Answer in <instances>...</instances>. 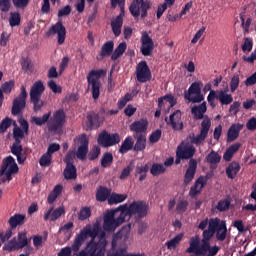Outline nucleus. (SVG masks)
<instances>
[{"instance_id": "obj_1", "label": "nucleus", "mask_w": 256, "mask_h": 256, "mask_svg": "<svg viewBox=\"0 0 256 256\" xmlns=\"http://www.w3.org/2000/svg\"><path fill=\"white\" fill-rule=\"evenodd\" d=\"M148 204L143 201H134L129 206L122 204L115 210H110L104 215V230L115 231L124 222L129 221L134 215L140 219L148 215Z\"/></svg>"}, {"instance_id": "obj_2", "label": "nucleus", "mask_w": 256, "mask_h": 256, "mask_svg": "<svg viewBox=\"0 0 256 256\" xmlns=\"http://www.w3.org/2000/svg\"><path fill=\"white\" fill-rule=\"evenodd\" d=\"M47 112L43 114L42 117L33 116L31 117V122L38 127H42L47 124V128L50 132L61 131L66 124V113L64 109H58L53 113Z\"/></svg>"}, {"instance_id": "obj_3", "label": "nucleus", "mask_w": 256, "mask_h": 256, "mask_svg": "<svg viewBox=\"0 0 256 256\" xmlns=\"http://www.w3.org/2000/svg\"><path fill=\"white\" fill-rule=\"evenodd\" d=\"M106 76L105 69H92L86 76L87 85L91 87L92 98L98 100L100 97V89L102 86L101 78Z\"/></svg>"}, {"instance_id": "obj_4", "label": "nucleus", "mask_w": 256, "mask_h": 256, "mask_svg": "<svg viewBox=\"0 0 256 256\" xmlns=\"http://www.w3.org/2000/svg\"><path fill=\"white\" fill-rule=\"evenodd\" d=\"M98 238L97 243L88 242L85 249L81 250L78 256H105L107 245L105 233H100Z\"/></svg>"}, {"instance_id": "obj_5", "label": "nucleus", "mask_w": 256, "mask_h": 256, "mask_svg": "<svg viewBox=\"0 0 256 256\" xmlns=\"http://www.w3.org/2000/svg\"><path fill=\"white\" fill-rule=\"evenodd\" d=\"M44 90L45 87L41 80L35 81L30 89V102L35 113L39 112L44 106V101L41 100Z\"/></svg>"}, {"instance_id": "obj_6", "label": "nucleus", "mask_w": 256, "mask_h": 256, "mask_svg": "<svg viewBox=\"0 0 256 256\" xmlns=\"http://www.w3.org/2000/svg\"><path fill=\"white\" fill-rule=\"evenodd\" d=\"M19 171L18 165L13 156H7L2 160V165L0 168V176L5 175V178L0 180V184L5 183L6 181L12 180V175L17 174Z\"/></svg>"}, {"instance_id": "obj_7", "label": "nucleus", "mask_w": 256, "mask_h": 256, "mask_svg": "<svg viewBox=\"0 0 256 256\" xmlns=\"http://www.w3.org/2000/svg\"><path fill=\"white\" fill-rule=\"evenodd\" d=\"M99 230L98 228H93L91 229L90 227H84L78 236L75 237L74 242L72 244V251L77 253L80 250V247L82 244L87 240L88 237H91V241L93 243H98L94 242V239L98 237Z\"/></svg>"}, {"instance_id": "obj_8", "label": "nucleus", "mask_w": 256, "mask_h": 256, "mask_svg": "<svg viewBox=\"0 0 256 256\" xmlns=\"http://www.w3.org/2000/svg\"><path fill=\"white\" fill-rule=\"evenodd\" d=\"M151 7L152 3L150 0H133L129 7V11L135 19L140 17V15L142 19H145L148 17V10Z\"/></svg>"}, {"instance_id": "obj_9", "label": "nucleus", "mask_w": 256, "mask_h": 256, "mask_svg": "<svg viewBox=\"0 0 256 256\" xmlns=\"http://www.w3.org/2000/svg\"><path fill=\"white\" fill-rule=\"evenodd\" d=\"M215 99L219 100L221 106L231 105L234 101L232 94H227L224 90L216 92L215 90H210L207 96V102L210 107L215 108Z\"/></svg>"}, {"instance_id": "obj_10", "label": "nucleus", "mask_w": 256, "mask_h": 256, "mask_svg": "<svg viewBox=\"0 0 256 256\" xmlns=\"http://www.w3.org/2000/svg\"><path fill=\"white\" fill-rule=\"evenodd\" d=\"M111 1V7L116 8L117 5L120 6L121 12L116 17L114 21H111V29L112 33H114L115 37H119L122 33V27H123V17L125 16V0H110Z\"/></svg>"}, {"instance_id": "obj_11", "label": "nucleus", "mask_w": 256, "mask_h": 256, "mask_svg": "<svg viewBox=\"0 0 256 256\" xmlns=\"http://www.w3.org/2000/svg\"><path fill=\"white\" fill-rule=\"evenodd\" d=\"M203 83L201 81L193 82L188 91H184V99L194 104L201 103L204 96L201 94Z\"/></svg>"}, {"instance_id": "obj_12", "label": "nucleus", "mask_w": 256, "mask_h": 256, "mask_svg": "<svg viewBox=\"0 0 256 256\" xmlns=\"http://www.w3.org/2000/svg\"><path fill=\"white\" fill-rule=\"evenodd\" d=\"M210 128H211V120L209 117H206L201 123L200 134H197V135L193 134L192 136H190L191 144L197 147L201 146L203 142L207 140Z\"/></svg>"}, {"instance_id": "obj_13", "label": "nucleus", "mask_w": 256, "mask_h": 256, "mask_svg": "<svg viewBox=\"0 0 256 256\" xmlns=\"http://www.w3.org/2000/svg\"><path fill=\"white\" fill-rule=\"evenodd\" d=\"M122 141L121 135L114 133L109 134L105 130L100 132L97 137L98 145L102 146L103 148H110Z\"/></svg>"}, {"instance_id": "obj_14", "label": "nucleus", "mask_w": 256, "mask_h": 256, "mask_svg": "<svg viewBox=\"0 0 256 256\" xmlns=\"http://www.w3.org/2000/svg\"><path fill=\"white\" fill-rule=\"evenodd\" d=\"M28 93L25 86H21L20 94L12 102L11 114L13 116H18L26 108V100Z\"/></svg>"}, {"instance_id": "obj_15", "label": "nucleus", "mask_w": 256, "mask_h": 256, "mask_svg": "<svg viewBox=\"0 0 256 256\" xmlns=\"http://www.w3.org/2000/svg\"><path fill=\"white\" fill-rule=\"evenodd\" d=\"M52 35H57L58 45H63L66 39V28L63 25L61 19L56 22L52 27L49 28L48 32H46V36L50 37Z\"/></svg>"}, {"instance_id": "obj_16", "label": "nucleus", "mask_w": 256, "mask_h": 256, "mask_svg": "<svg viewBox=\"0 0 256 256\" xmlns=\"http://www.w3.org/2000/svg\"><path fill=\"white\" fill-rule=\"evenodd\" d=\"M151 70L146 61H141L136 67V79L139 83L144 84L151 80Z\"/></svg>"}, {"instance_id": "obj_17", "label": "nucleus", "mask_w": 256, "mask_h": 256, "mask_svg": "<svg viewBox=\"0 0 256 256\" xmlns=\"http://www.w3.org/2000/svg\"><path fill=\"white\" fill-rule=\"evenodd\" d=\"M154 50V42L147 31L142 32L141 35V48L140 51L143 56L149 57Z\"/></svg>"}, {"instance_id": "obj_18", "label": "nucleus", "mask_w": 256, "mask_h": 256, "mask_svg": "<svg viewBox=\"0 0 256 256\" xmlns=\"http://www.w3.org/2000/svg\"><path fill=\"white\" fill-rule=\"evenodd\" d=\"M181 116L180 110H176L170 114L169 118H165V122L174 131H181L184 129V122L181 120Z\"/></svg>"}, {"instance_id": "obj_19", "label": "nucleus", "mask_w": 256, "mask_h": 256, "mask_svg": "<svg viewBox=\"0 0 256 256\" xmlns=\"http://www.w3.org/2000/svg\"><path fill=\"white\" fill-rule=\"evenodd\" d=\"M88 151H89V139L87 137V134H81L79 136V147L75 153L76 158H78L81 161H85L87 158Z\"/></svg>"}, {"instance_id": "obj_20", "label": "nucleus", "mask_w": 256, "mask_h": 256, "mask_svg": "<svg viewBox=\"0 0 256 256\" xmlns=\"http://www.w3.org/2000/svg\"><path fill=\"white\" fill-rule=\"evenodd\" d=\"M215 228H216V224H213V219L209 220V224H208V228L206 230L203 231L202 234V250L203 251H207L209 249V244L211 239L213 238L214 234H215Z\"/></svg>"}, {"instance_id": "obj_21", "label": "nucleus", "mask_w": 256, "mask_h": 256, "mask_svg": "<svg viewBox=\"0 0 256 256\" xmlns=\"http://www.w3.org/2000/svg\"><path fill=\"white\" fill-rule=\"evenodd\" d=\"M176 153L180 158H183L184 160H193L192 157L196 154V147L192 146V144H180L177 147Z\"/></svg>"}, {"instance_id": "obj_22", "label": "nucleus", "mask_w": 256, "mask_h": 256, "mask_svg": "<svg viewBox=\"0 0 256 256\" xmlns=\"http://www.w3.org/2000/svg\"><path fill=\"white\" fill-rule=\"evenodd\" d=\"M215 225V237L217 241H225L227 238V226L225 221L219 218L212 219Z\"/></svg>"}, {"instance_id": "obj_23", "label": "nucleus", "mask_w": 256, "mask_h": 256, "mask_svg": "<svg viewBox=\"0 0 256 256\" xmlns=\"http://www.w3.org/2000/svg\"><path fill=\"white\" fill-rule=\"evenodd\" d=\"M208 183L207 176L198 177L194 183V185L190 188L189 196L192 198L197 197L201 194L202 189Z\"/></svg>"}, {"instance_id": "obj_24", "label": "nucleus", "mask_w": 256, "mask_h": 256, "mask_svg": "<svg viewBox=\"0 0 256 256\" xmlns=\"http://www.w3.org/2000/svg\"><path fill=\"white\" fill-rule=\"evenodd\" d=\"M198 162L196 159H190L189 161V167L186 169V172L184 174V185H189L192 180L195 178L196 172H197Z\"/></svg>"}, {"instance_id": "obj_25", "label": "nucleus", "mask_w": 256, "mask_h": 256, "mask_svg": "<svg viewBox=\"0 0 256 256\" xmlns=\"http://www.w3.org/2000/svg\"><path fill=\"white\" fill-rule=\"evenodd\" d=\"M149 122L147 119H141L139 121L132 122L130 130L134 132L133 135H144L147 132Z\"/></svg>"}, {"instance_id": "obj_26", "label": "nucleus", "mask_w": 256, "mask_h": 256, "mask_svg": "<svg viewBox=\"0 0 256 256\" xmlns=\"http://www.w3.org/2000/svg\"><path fill=\"white\" fill-rule=\"evenodd\" d=\"M200 245L199 236H193L190 238V246L186 249V253H195L198 255H205L207 250L202 249V244Z\"/></svg>"}, {"instance_id": "obj_27", "label": "nucleus", "mask_w": 256, "mask_h": 256, "mask_svg": "<svg viewBox=\"0 0 256 256\" xmlns=\"http://www.w3.org/2000/svg\"><path fill=\"white\" fill-rule=\"evenodd\" d=\"M65 214L64 207L60 206L54 210V207H50L47 212L44 214V220L45 221H56L57 219L61 218L62 215Z\"/></svg>"}, {"instance_id": "obj_28", "label": "nucleus", "mask_w": 256, "mask_h": 256, "mask_svg": "<svg viewBox=\"0 0 256 256\" xmlns=\"http://www.w3.org/2000/svg\"><path fill=\"white\" fill-rule=\"evenodd\" d=\"M25 221V214L16 213L12 215L8 220L9 228L15 230L17 229V227L23 226L25 224Z\"/></svg>"}, {"instance_id": "obj_29", "label": "nucleus", "mask_w": 256, "mask_h": 256, "mask_svg": "<svg viewBox=\"0 0 256 256\" xmlns=\"http://www.w3.org/2000/svg\"><path fill=\"white\" fill-rule=\"evenodd\" d=\"M133 138L136 139V142L133 145V151H145L147 147L146 134H133Z\"/></svg>"}, {"instance_id": "obj_30", "label": "nucleus", "mask_w": 256, "mask_h": 256, "mask_svg": "<svg viewBox=\"0 0 256 256\" xmlns=\"http://www.w3.org/2000/svg\"><path fill=\"white\" fill-rule=\"evenodd\" d=\"M244 128V124L241 123H234L230 126L228 133H227V141L232 142L236 141L239 137L240 131Z\"/></svg>"}, {"instance_id": "obj_31", "label": "nucleus", "mask_w": 256, "mask_h": 256, "mask_svg": "<svg viewBox=\"0 0 256 256\" xmlns=\"http://www.w3.org/2000/svg\"><path fill=\"white\" fill-rule=\"evenodd\" d=\"M114 51V42L107 41L100 49L99 56L96 57L97 61H102L105 57H110Z\"/></svg>"}, {"instance_id": "obj_32", "label": "nucleus", "mask_w": 256, "mask_h": 256, "mask_svg": "<svg viewBox=\"0 0 256 256\" xmlns=\"http://www.w3.org/2000/svg\"><path fill=\"white\" fill-rule=\"evenodd\" d=\"M87 129H98L100 127L99 115L95 112H88L86 116Z\"/></svg>"}, {"instance_id": "obj_33", "label": "nucleus", "mask_w": 256, "mask_h": 256, "mask_svg": "<svg viewBox=\"0 0 256 256\" xmlns=\"http://www.w3.org/2000/svg\"><path fill=\"white\" fill-rule=\"evenodd\" d=\"M207 102H203L198 106H194L191 109V113L195 120L203 119L204 114L207 112Z\"/></svg>"}, {"instance_id": "obj_34", "label": "nucleus", "mask_w": 256, "mask_h": 256, "mask_svg": "<svg viewBox=\"0 0 256 256\" xmlns=\"http://www.w3.org/2000/svg\"><path fill=\"white\" fill-rule=\"evenodd\" d=\"M240 164L236 161H232L226 168V175L229 179L233 180L240 172Z\"/></svg>"}, {"instance_id": "obj_35", "label": "nucleus", "mask_w": 256, "mask_h": 256, "mask_svg": "<svg viewBox=\"0 0 256 256\" xmlns=\"http://www.w3.org/2000/svg\"><path fill=\"white\" fill-rule=\"evenodd\" d=\"M134 139L131 136H127L126 139L123 140L121 146L119 147L118 152L121 154H125L128 151H131L134 149Z\"/></svg>"}, {"instance_id": "obj_36", "label": "nucleus", "mask_w": 256, "mask_h": 256, "mask_svg": "<svg viewBox=\"0 0 256 256\" xmlns=\"http://www.w3.org/2000/svg\"><path fill=\"white\" fill-rule=\"evenodd\" d=\"M110 195H111L110 189L103 186H99L96 191V201L100 203L105 202L107 199L110 198Z\"/></svg>"}, {"instance_id": "obj_37", "label": "nucleus", "mask_w": 256, "mask_h": 256, "mask_svg": "<svg viewBox=\"0 0 256 256\" xmlns=\"http://www.w3.org/2000/svg\"><path fill=\"white\" fill-rule=\"evenodd\" d=\"M23 151H24L23 146H16V145L11 146V153L17 157L19 164H24L27 160V157L25 156V154H23Z\"/></svg>"}, {"instance_id": "obj_38", "label": "nucleus", "mask_w": 256, "mask_h": 256, "mask_svg": "<svg viewBox=\"0 0 256 256\" xmlns=\"http://www.w3.org/2000/svg\"><path fill=\"white\" fill-rule=\"evenodd\" d=\"M4 251H7L9 253L16 252L21 250L18 240L16 237H13L12 240H9L3 247Z\"/></svg>"}, {"instance_id": "obj_39", "label": "nucleus", "mask_w": 256, "mask_h": 256, "mask_svg": "<svg viewBox=\"0 0 256 256\" xmlns=\"http://www.w3.org/2000/svg\"><path fill=\"white\" fill-rule=\"evenodd\" d=\"M63 176L66 180H74L77 178V169L75 165H66L63 170Z\"/></svg>"}, {"instance_id": "obj_40", "label": "nucleus", "mask_w": 256, "mask_h": 256, "mask_svg": "<svg viewBox=\"0 0 256 256\" xmlns=\"http://www.w3.org/2000/svg\"><path fill=\"white\" fill-rule=\"evenodd\" d=\"M126 199L127 195L125 194L111 193L110 197L108 198V203L109 205H115L124 202Z\"/></svg>"}, {"instance_id": "obj_41", "label": "nucleus", "mask_w": 256, "mask_h": 256, "mask_svg": "<svg viewBox=\"0 0 256 256\" xmlns=\"http://www.w3.org/2000/svg\"><path fill=\"white\" fill-rule=\"evenodd\" d=\"M114 156L111 152L104 153L102 159H100V165L103 168L110 167L113 164Z\"/></svg>"}, {"instance_id": "obj_42", "label": "nucleus", "mask_w": 256, "mask_h": 256, "mask_svg": "<svg viewBox=\"0 0 256 256\" xmlns=\"http://www.w3.org/2000/svg\"><path fill=\"white\" fill-rule=\"evenodd\" d=\"M222 157L219 153L214 150L210 151V153L206 156V162L212 165L219 164L221 162Z\"/></svg>"}, {"instance_id": "obj_43", "label": "nucleus", "mask_w": 256, "mask_h": 256, "mask_svg": "<svg viewBox=\"0 0 256 256\" xmlns=\"http://www.w3.org/2000/svg\"><path fill=\"white\" fill-rule=\"evenodd\" d=\"M21 23V15L19 12H10L9 25L10 27H19Z\"/></svg>"}, {"instance_id": "obj_44", "label": "nucleus", "mask_w": 256, "mask_h": 256, "mask_svg": "<svg viewBox=\"0 0 256 256\" xmlns=\"http://www.w3.org/2000/svg\"><path fill=\"white\" fill-rule=\"evenodd\" d=\"M149 172V166L146 164L145 166L136 167L135 173L140 175L139 181L143 182L147 178V173Z\"/></svg>"}, {"instance_id": "obj_45", "label": "nucleus", "mask_w": 256, "mask_h": 256, "mask_svg": "<svg viewBox=\"0 0 256 256\" xmlns=\"http://www.w3.org/2000/svg\"><path fill=\"white\" fill-rule=\"evenodd\" d=\"M165 171H166V168L164 167V165L159 163H154L150 170L151 175L153 176L163 175Z\"/></svg>"}, {"instance_id": "obj_46", "label": "nucleus", "mask_w": 256, "mask_h": 256, "mask_svg": "<svg viewBox=\"0 0 256 256\" xmlns=\"http://www.w3.org/2000/svg\"><path fill=\"white\" fill-rule=\"evenodd\" d=\"M184 238V234H177L171 240H169L166 245L168 249H174L176 246L182 241Z\"/></svg>"}, {"instance_id": "obj_47", "label": "nucleus", "mask_w": 256, "mask_h": 256, "mask_svg": "<svg viewBox=\"0 0 256 256\" xmlns=\"http://www.w3.org/2000/svg\"><path fill=\"white\" fill-rule=\"evenodd\" d=\"M91 217V208L88 206L82 207L79 214L78 219L80 221H85Z\"/></svg>"}, {"instance_id": "obj_48", "label": "nucleus", "mask_w": 256, "mask_h": 256, "mask_svg": "<svg viewBox=\"0 0 256 256\" xmlns=\"http://www.w3.org/2000/svg\"><path fill=\"white\" fill-rule=\"evenodd\" d=\"M17 242L22 249H24L26 246H28V244L30 243V240H28V238H27V233L19 232Z\"/></svg>"}, {"instance_id": "obj_49", "label": "nucleus", "mask_w": 256, "mask_h": 256, "mask_svg": "<svg viewBox=\"0 0 256 256\" xmlns=\"http://www.w3.org/2000/svg\"><path fill=\"white\" fill-rule=\"evenodd\" d=\"M21 66L25 73H33V66L28 58L22 57Z\"/></svg>"}, {"instance_id": "obj_50", "label": "nucleus", "mask_w": 256, "mask_h": 256, "mask_svg": "<svg viewBox=\"0 0 256 256\" xmlns=\"http://www.w3.org/2000/svg\"><path fill=\"white\" fill-rule=\"evenodd\" d=\"M253 49V39L250 37L243 38L242 51L251 52Z\"/></svg>"}, {"instance_id": "obj_51", "label": "nucleus", "mask_w": 256, "mask_h": 256, "mask_svg": "<svg viewBox=\"0 0 256 256\" xmlns=\"http://www.w3.org/2000/svg\"><path fill=\"white\" fill-rule=\"evenodd\" d=\"M230 206H231V201H229L228 199H224L218 202V204L216 205V209L219 212H225L229 209Z\"/></svg>"}, {"instance_id": "obj_52", "label": "nucleus", "mask_w": 256, "mask_h": 256, "mask_svg": "<svg viewBox=\"0 0 256 256\" xmlns=\"http://www.w3.org/2000/svg\"><path fill=\"white\" fill-rule=\"evenodd\" d=\"M240 84V78L239 75H233V77L230 80V91L231 93H235V91L238 89Z\"/></svg>"}, {"instance_id": "obj_53", "label": "nucleus", "mask_w": 256, "mask_h": 256, "mask_svg": "<svg viewBox=\"0 0 256 256\" xmlns=\"http://www.w3.org/2000/svg\"><path fill=\"white\" fill-rule=\"evenodd\" d=\"M39 163L42 167H49L52 163V155L45 153L43 156H41Z\"/></svg>"}, {"instance_id": "obj_54", "label": "nucleus", "mask_w": 256, "mask_h": 256, "mask_svg": "<svg viewBox=\"0 0 256 256\" xmlns=\"http://www.w3.org/2000/svg\"><path fill=\"white\" fill-rule=\"evenodd\" d=\"M12 126V119L6 117L0 122V133H5Z\"/></svg>"}, {"instance_id": "obj_55", "label": "nucleus", "mask_w": 256, "mask_h": 256, "mask_svg": "<svg viewBox=\"0 0 256 256\" xmlns=\"http://www.w3.org/2000/svg\"><path fill=\"white\" fill-rule=\"evenodd\" d=\"M15 86L14 80H10L2 84L1 91L5 94H10L12 92L13 87Z\"/></svg>"}, {"instance_id": "obj_56", "label": "nucleus", "mask_w": 256, "mask_h": 256, "mask_svg": "<svg viewBox=\"0 0 256 256\" xmlns=\"http://www.w3.org/2000/svg\"><path fill=\"white\" fill-rule=\"evenodd\" d=\"M101 153V148L99 146H93V149L90 153H88V160L94 161L96 160Z\"/></svg>"}, {"instance_id": "obj_57", "label": "nucleus", "mask_w": 256, "mask_h": 256, "mask_svg": "<svg viewBox=\"0 0 256 256\" xmlns=\"http://www.w3.org/2000/svg\"><path fill=\"white\" fill-rule=\"evenodd\" d=\"M50 90H52L55 94H61L62 93V87L57 85L54 80H49L47 83Z\"/></svg>"}, {"instance_id": "obj_58", "label": "nucleus", "mask_w": 256, "mask_h": 256, "mask_svg": "<svg viewBox=\"0 0 256 256\" xmlns=\"http://www.w3.org/2000/svg\"><path fill=\"white\" fill-rule=\"evenodd\" d=\"M131 172H133V166L128 165L126 168H123V170L119 176V179L126 180L129 177V175L131 174Z\"/></svg>"}, {"instance_id": "obj_59", "label": "nucleus", "mask_w": 256, "mask_h": 256, "mask_svg": "<svg viewBox=\"0 0 256 256\" xmlns=\"http://www.w3.org/2000/svg\"><path fill=\"white\" fill-rule=\"evenodd\" d=\"M11 0H0V11L7 13L11 9Z\"/></svg>"}, {"instance_id": "obj_60", "label": "nucleus", "mask_w": 256, "mask_h": 256, "mask_svg": "<svg viewBox=\"0 0 256 256\" xmlns=\"http://www.w3.org/2000/svg\"><path fill=\"white\" fill-rule=\"evenodd\" d=\"M13 230L14 229H11L9 227L8 230L4 234L1 233L0 234V241L4 243V242L8 241L9 239H11L12 236H13Z\"/></svg>"}, {"instance_id": "obj_61", "label": "nucleus", "mask_w": 256, "mask_h": 256, "mask_svg": "<svg viewBox=\"0 0 256 256\" xmlns=\"http://www.w3.org/2000/svg\"><path fill=\"white\" fill-rule=\"evenodd\" d=\"M161 136H162V131L160 129H157L155 132H153L151 135H150V142L151 143H157L160 141L161 139Z\"/></svg>"}, {"instance_id": "obj_62", "label": "nucleus", "mask_w": 256, "mask_h": 256, "mask_svg": "<svg viewBox=\"0 0 256 256\" xmlns=\"http://www.w3.org/2000/svg\"><path fill=\"white\" fill-rule=\"evenodd\" d=\"M71 13V7L69 5L64 6L62 9L58 10V17H67Z\"/></svg>"}, {"instance_id": "obj_63", "label": "nucleus", "mask_w": 256, "mask_h": 256, "mask_svg": "<svg viewBox=\"0 0 256 256\" xmlns=\"http://www.w3.org/2000/svg\"><path fill=\"white\" fill-rule=\"evenodd\" d=\"M189 203L187 201H181L177 204V212L179 214L186 212Z\"/></svg>"}, {"instance_id": "obj_64", "label": "nucleus", "mask_w": 256, "mask_h": 256, "mask_svg": "<svg viewBox=\"0 0 256 256\" xmlns=\"http://www.w3.org/2000/svg\"><path fill=\"white\" fill-rule=\"evenodd\" d=\"M244 85L245 86L256 85V72L253 75H251L250 77L245 79Z\"/></svg>"}]
</instances>
